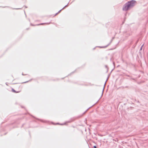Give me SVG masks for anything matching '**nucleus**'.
<instances>
[{"instance_id": "nucleus-1", "label": "nucleus", "mask_w": 148, "mask_h": 148, "mask_svg": "<svg viewBox=\"0 0 148 148\" xmlns=\"http://www.w3.org/2000/svg\"><path fill=\"white\" fill-rule=\"evenodd\" d=\"M20 87V86L18 85H17L15 86L14 87L17 90V91L15 90L13 88H12V92H13L16 93L20 92L21 91V89L19 90V89Z\"/></svg>"}, {"instance_id": "nucleus-2", "label": "nucleus", "mask_w": 148, "mask_h": 148, "mask_svg": "<svg viewBox=\"0 0 148 148\" xmlns=\"http://www.w3.org/2000/svg\"><path fill=\"white\" fill-rule=\"evenodd\" d=\"M136 1H132L127 3L128 5H130V7H132L134 5Z\"/></svg>"}, {"instance_id": "nucleus-3", "label": "nucleus", "mask_w": 148, "mask_h": 148, "mask_svg": "<svg viewBox=\"0 0 148 148\" xmlns=\"http://www.w3.org/2000/svg\"><path fill=\"white\" fill-rule=\"evenodd\" d=\"M130 8V5H128L127 3L124 5L123 8V10L125 11L127 10Z\"/></svg>"}, {"instance_id": "nucleus-4", "label": "nucleus", "mask_w": 148, "mask_h": 148, "mask_svg": "<svg viewBox=\"0 0 148 148\" xmlns=\"http://www.w3.org/2000/svg\"><path fill=\"white\" fill-rule=\"evenodd\" d=\"M94 148H96V146H94Z\"/></svg>"}]
</instances>
